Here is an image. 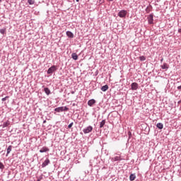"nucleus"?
Wrapping results in <instances>:
<instances>
[{
    "instance_id": "nucleus-1",
    "label": "nucleus",
    "mask_w": 181,
    "mask_h": 181,
    "mask_svg": "<svg viewBox=\"0 0 181 181\" xmlns=\"http://www.w3.org/2000/svg\"><path fill=\"white\" fill-rule=\"evenodd\" d=\"M55 112H63L64 111H69V107L67 106L63 107H59L54 109Z\"/></svg>"
},
{
    "instance_id": "nucleus-2",
    "label": "nucleus",
    "mask_w": 181,
    "mask_h": 181,
    "mask_svg": "<svg viewBox=\"0 0 181 181\" xmlns=\"http://www.w3.org/2000/svg\"><path fill=\"white\" fill-rule=\"evenodd\" d=\"M57 71V66L53 65L48 69V70L47 71V74H53V73H54V71Z\"/></svg>"
},
{
    "instance_id": "nucleus-10",
    "label": "nucleus",
    "mask_w": 181,
    "mask_h": 181,
    "mask_svg": "<svg viewBox=\"0 0 181 181\" xmlns=\"http://www.w3.org/2000/svg\"><path fill=\"white\" fill-rule=\"evenodd\" d=\"M94 104H95V100L94 99H90L88 101V105H89V107H93Z\"/></svg>"
},
{
    "instance_id": "nucleus-9",
    "label": "nucleus",
    "mask_w": 181,
    "mask_h": 181,
    "mask_svg": "<svg viewBox=\"0 0 181 181\" xmlns=\"http://www.w3.org/2000/svg\"><path fill=\"white\" fill-rule=\"evenodd\" d=\"M49 151H50V149L47 147V146H43L40 150V153H45V152H49Z\"/></svg>"
},
{
    "instance_id": "nucleus-26",
    "label": "nucleus",
    "mask_w": 181,
    "mask_h": 181,
    "mask_svg": "<svg viewBox=\"0 0 181 181\" xmlns=\"http://www.w3.org/2000/svg\"><path fill=\"white\" fill-rule=\"evenodd\" d=\"M74 124V122L70 123V124L68 125V128H69V129L71 128V127H73V124Z\"/></svg>"
},
{
    "instance_id": "nucleus-7",
    "label": "nucleus",
    "mask_w": 181,
    "mask_h": 181,
    "mask_svg": "<svg viewBox=\"0 0 181 181\" xmlns=\"http://www.w3.org/2000/svg\"><path fill=\"white\" fill-rule=\"evenodd\" d=\"M50 163V160L49 158H46L45 160L41 165L42 168H46Z\"/></svg>"
},
{
    "instance_id": "nucleus-3",
    "label": "nucleus",
    "mask_w": 181,
    "mask_h": 181,
    "mask_svg": "<svg viewBox=\"0 0 181 181\" xmlns=\"http://www.w3.org/2000/svg\"><path fill=\"white\" fill-rule=\"evenodd\" d=\"M147 21H148V25H153V13H151L147 17Z\"/></svg>"
},
{
    "instance_id": "nucleus-22",
    "label": "nucleus",
    "mask_w": 181,
    "mask_h": 181,
    "mask_svg": "<svg viewBox=\"0 0 181 181\" xmlns=\"http://www.w3.org/2000/svg\"><path fill=\"white\" fill-rule=\"evenodd\" d=\"M5 32H6V28H2V29H0V33L1 35H5Z\"/></svg>"
},
{
    "instance_id": "nucleus-29",
    "label": "nucleus",
    "mask_w": 181,
    "mask_h": 181,
    "mask_svg": "<svg viewBox=\"0 0 181 181\" xmlns=\"http://www.w3.org/2000/svg\"><path fill=\"white\" fill-rule=\"evenodd\" d=\"M178 33H181V28L178 29Z\"/></svg>"
},
{
    "instance_id": "nucleus-21",
    "label": "nucleus",
    "mask_w": 181,
    "mask_h": 181,
    "mask_svg": "<svg viewBox=\"0 0 181 181\" xmlns=\"http://www.w3.org/2000/svg\"><path fill=\"white\" fill-rule=\"evenodd\" d=\"M140 62H145L146 60V57L145 56H141L139 57Z\"/></svg>"
},
{
    "instance_id": "nucleus-30",
    "label": "nucleus",
    "mask_w": 181,
    "mask_h": 181,
    "mask_svg": "<svg viewBox=\"0 0 181 181\" xmlns=\"http://www.w3.org/2000/svg\"><path fill=\"white\" fill-rule=\"evenodd\" d=\"M163 58H161L160 63H163Z\"/></svg>"
},
{
    "instance_id": "nucleus-17",
    "label": "nucleus",
    "mask_w": 181,
    "mask_h": 181,
    "mask_svg": "<svg viewBox=\"0 0 181 181\" xmlns=\"http://www.w3.org/2000/svg\"><path fill=\"white\" fill-rule=\"evenodd\" d=\"M101 90L105 93V91H107V90H108V85H105L101 87Z\"/></svg>"
},
{
    "instance_id": "nucleus-6",
    "label": "nucleus",
    "mask_w": 181,
    "mask_h": 181,
    "mask_svg": "<svg viewBox=\"0 0 181 181\" xmlns=\"http://www.w3.org/2000/svg\"><path fill=\"white\" fill-rule=\"evenodd\" d=\"M93 131V126H88L83 129V134H90Z\"/></svg>"
},
{
    "instance_id": "nucleus-34",
    "label": "nucleus",
    "mask_w": 181,
    "mask_h": 181,
    "mask_svg": "<svg viewBox=\"0 0 181 181\" xmlns=\"http://www.w3.org/2000/svg\"><path fill=\"white\" fill-rule=\"evenodd\" d=\"M76 2H80V0H76Z\"/></svg>"
},
{
    "instance_id": "nucleus-11",
    "label": "nucleus",
    "mask_w": 181,
    "mask_h": 181,
    "mask_svg": "<svg viewBox=\"0 0 181 181\" xmlns=\"http://www.w3.org/2000/svg\"><path fill=\"white\" fill-rule=\"evenodd\" d=\"M66 36H68V37H70L71 39H73V37H74V34H73L71 31H66Z\"/></svg>"
},
{
    "instance_id": "nucleus-32",
    "label": "nucleus",
    "mask_w": 181,
    "mask_h": 181,
    "mask_svg": "<svg viewBox=\"0 0 181 181\" xmlns=\"http://www.w3.org/2000/svg\"><path fill=\"white\" fill-rule=\"evenodd\" d=\"M4 95H5V93H2V94L1 95V97H4Z\"/></svg>"
},
{
    "instance_id": "nucleus-19",
    "label": "nucleus",
    "mask_w": 181,
    "mask_h": 181,
    "mask_svg": "<svg viewBox=\"0 0 181 181\" xmlns=\"http://www.w3.org/2000/svg\"><path fill=\"white\" fill-rule=\"evenodd\" d=\"M157 128H158V129H163V124L162 123H158L156 124Z\"/></svg>"
},
{
    "instance_id": "nucleus-8",
    "label": "nucleus",
    "mask_w": 181,
    "mask_h": 181,
    "mask_svg": "<svg viewBox=\"0 0 181 181\" xmlns=\"http://www.w3.org/2000/svg\"><path fill=\"white\" fill-rule=\"evenodd\" d=\"M112 162H119L121 160H124V158H122L121 156H115L112 158Z\"/></svg>"
},
{
    "instance_id": "nucleus-16",
    "label": "nucleus",
    "mask_w": 181,
    "mask_h": 181,
    "mask_svg": "<svg viewBox=\"0 0 181 181\" xmlns=\"http://www.w3.org/2000/svg\"><path fill=\"white\" fill-rule=\"evenodd\" d=\"M12 151V146H8V147L7 148V153L6 155V156H8V155H9V153H11Z\"/></svg>"
},
{
    "instance_id": "nucleus-15",
    "label": "nucleus",
    "mask_w": 181,
    "mask_h": 181,
    "mask_svg": "<svg viewBox=\"0 0 181 181\" xmlns=\"http://www.w3.org/2000/svg\"><path fill=\"white\" fill-rule=\"evenodd\" d=\"M44 91H45V94H47V95H50L51 92H50V89H49V88H45Z\"/></svg>"
},
{
    "instance_id": "nucleus-5",
    "label": "nucleus",
    "mask_w": 181,
    "mask_h": 181,
    "mask_svg": "<svg viewBox=\"0 0 181 181\" xmlns=\"http://www.w3.org/2000/svg\"><path fill=\"white\" fill-rule=\"evenodd\" d=\"M138 88H139V85L136 82L132 83L131 84V90L133 91L138 90Z\"/></svg>"
},
{
    "instance_id": "nucleus-33",
    "label": "nucleus",
    "mask_w": 181,
    "mask_h": 181,
    "mask_svg": "<svg viewBox=\"0 0 181 181\" xmlns=\"http://www.w3.org/2000/svg\"><path fill=\"white\" fill-rule=\"evenodd\" d=\"M45 122H46V120H44V121H43V124H45Z\"/></svg>"
},
{
    "instance_id": "nucleus-31",
    "label": "nucleus",
    "mask_w": 181,
    "mask_h": 181,
    "mask_svg": "<svg viewBox=\"0 0 181 181\" xmlns=\"http://www.w3.org/2000/svg\"><path fill=\"white\" fill-rule=\"evenodd\" d=\"M74 93H75L74 90L71 91V94H74Z\"/></svg>"
},
{
    "instance_id": "nucleus-14",
    "label": "nucleus",
    "mask_w": 181,
    "mask_h": 181,
    "mask_svg": "<svg viewBox=\"0 0 181 181\" xmlns=\"http://www.w3.org/2000/svg\"><path fill=\"white\" fill-rule=\"evenodd\" d=\"M135 179H136V175L135 174H131L129 176V180L134 181Z\"/></svg>"
},
{
    "instance_id": "nucleus-23",
    "label": "nucleus",
    "mask_w": 181,
    "mask_h": 181,
    "mask_svg": "<svg viewBox=\"0 0 181 181\" xmlns=\"http://www.w3.org/2000/svg\"><path fill=\"white\" fill-rule=\"evenodd\" d=\"M0 169L1 170H4L5 169V165L1 161H0Z\"/></svg>"
},
{
    "instance_id": "nucleus-25",
    "label": "nucleus",
    "mask_w": 181,
    "mask_h": 181,
    "mask_svg": "<svg viewBox=\"0 0 181 181\" xmlns=\"http://www.w3.org/2000/svg\"><path fill=\"white\" fill-rule=\"evenodd\" d=\"M8 98H9V96H6V97L3 98L1 99L2 103L6 101V100H8Z\"/></svg>"
},
{
    "instance_id": "nucleus-28",
    "label": "nucleus",
    "mask_w": 181,
    "mask_h": 181,
    "mask_svg": "<svg viewBox=\"0 0 181 181\" xmlns=\"http://www.w3.org/2000/svg\"><path fill=\"white\" fill-rule=\"evenodd\" d=\"M178 91H181V85L177 87Z\"/></svg>"
},
{
    "instance_id": "nucleus-35",
    "label": "nucleus",
    "mask_w": 181,
    "mask_h": 181,
    "mask_svg": "<svg viewBox=\"0 0 181 181\" xmlns=\"http://www.w3.org/2000/svg\"><path fill=\"white\" fill-rule=\"evenodd\" d=\"M0 2H2V0H0Z\"/></svg>"
},
{
    "instance_id": "nucleus-12",
    "label": "nucleus",
    "mask_w": 181,
    "mask_h": 181,
    "mask_svg": "<svg viewBox=\"0 0 181 181\" xmlns=\"http://www.w3.org/2000/svg\"><path fill=\"white\" fill-rule=\"evenodd\" d=\"M161 69L163 70H168V69H169V65L166 63H163V65L161 66Z\"/></svg>"
},
{
    "instance_id": "nucleus-13",
    "label": "nucleus",
    "mask_w": 181,
    "mask_h": 181,
    "mask_svg": "<svg viewBox=\"0 0 181 181\" xmlns=\"http://www.w3.org/2000/svg\"><path fill=\"white\" fill-rule=\"evenodd\" d=\"M71 57L74 60H78V55L76 52H74L71 54Z\"/></svg>"
},
{
    "instance_id": "nucleus-20",
    "label": "nucleus",
    "mask_w": 181,
    "mask_h": 181,
    "mask_svg": "<svg viewBox=\"0 0 181 181\" xmlns=\"http://www.w3.org/2000/svg\"><path fill=\"white\" fill-rule=\"evenodd\" d=\"M6 127H9V122H4L3 123V128H6Z\"/></svg>"
},
{
    "instance_id": "nucleus-24",
    "label": "nucleus",
    "mask_w": 181,
    "mask_h": 181,
    "mask_svg": "<svg viewBox=\"0 0 181 181\" xmlns=\"http://www.w3.org/2000/svg\"><path fill=\"white\" fill-rule=\"evenodd\" d=\"M28 4L30 5H35V0H28Z\"/></svg>"
},
{
    "instance_id": "nucleus-36",
    "label": "nucleus",
    "mask_w": 181,
    "mask_h": 181,
    "mask_svg": "<svg viewBox=\"0 0 181 181\" xmlns=\"http://www.w3.org/2000/svg\"><path fill=\"white\" fill-rule=\"evenodd\" d=\"M21 1H25V0H21Z\"/></svg>"
},
{
    "instance_id": "nucleus-27",
    "label": "nucleus",
    "mask_w": 181,
    "mask_h": 181,
    "mask_svg": "<svg viewBox=\"0 0 181 181\" xmlns=\"http://www.w3.org/2000/svg\"><path fill=\"white\" fill-rule=\"evenodd\" d=\"M146 12L147 13H149V12H151V10H149V7H146Z\"/></svg>"
},
{
    "instance_id": "nucleus-18",
    "label": "nucleus",
    "mask_w": 181,
    "mask_h": 181,
    "mask_svg": "<svg viewBox=\"0 0 181 181\" xmlns=\"http://www.w3.org/2000/svg\"><path fill=\"white\" fill-rule=\"evenodd\" d=\"M105 125V119H103L100 122L99 128H103Z\"/></svg>"
},
{
    "instance_id": "nucleus-4",
    "label": "nucleus",
    "mask_w": 181,
    "mask_h": 181,
    "mask_svg": "<svg viewBox=\"0 0 181 181\" xmlns=\"http://www.w3.org/2000/svg\"><path fill=\"white\" fill-rule=\"evenodd\" d=\"M127 10H121V11L118 13L117 16H118L119 18H125V16H127Z\"/></svg>"
}]
</instances>
